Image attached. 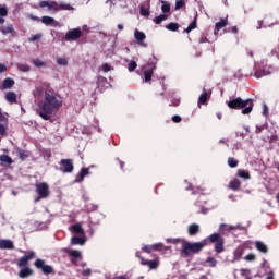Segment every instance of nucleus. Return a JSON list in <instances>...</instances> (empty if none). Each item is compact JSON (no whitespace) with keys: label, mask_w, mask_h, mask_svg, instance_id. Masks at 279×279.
<instances>
[{"label":"nucleus","mask_w":279,"mask_h":279,"mask_svg":"<svg viewBox=\"0 0 279 279\" xmlns=\"http://www.w3.org/2000/svg\"><path fill=\"white\" fill-rule=\"evenodd\" d=\"M116 279H128L125 276H118Z\"/></svg>","instance_id":"obj_64"},{"label":"nucleus","mask_w":279,"mask_h":279,"mask_svg":"<svg viewBox=\"0 0 279 279\" xmlns=\"http://www.w3.org/2000/svg\"><path fill=\"white\" fill-rule=\"evenodd\" d=\"M8 71V66L5 64L0 63V73H5Z\"/></svg>","instance_id":"obj_56"},{"label":"nucleus","mask_w":279,"mask_h":279,"mask_svg":"<svg viewBox=\"0 0 279 279\" xmlns=\"http://www.w3.org/2000/svg\"><path fill=\"white\" fill-rule=\"evenodd\" d=\"M33 64H34V66H37L38 69H40V66H45L46 65L45 61H41V60H38V59H35L33 61Z\"/></svg>","instance_id":"obj_47"},{"label":"nucleus","mask_w":279,"mask_h":279,"mask_svg":"<svg viewBox=\"0 0 279 279\" xmlns=\"http://www.w3.org/2000/svg\"><path fill=\"white\" fill-rule=\"evenodd\" d=\"M170 106H180V99L179 98H174L172 101H171V105Z\"/></svg>","instance_id":"obj_57"},{"label":"nucleus","mask_w":279,"mask_h":279,"mask_svg":"<svg viewBox=\"0 0 279 279\" xmlns=\"http://www.w3.org/2000/svg\"><path fill=\"white\" fill-rule=\"evenodd\" d=\"M172 121H173L174 123H180V121H182V118H181L180 116H174V117L172 118Z\"/></svg>","instance_id":"obj_58"},{"label":"nucleus","mask_w":279,"mask_h":279,"mask_svg":"<svg viewBox=\"0 0 279 279\" xmlns=\"http://www.w3.org/2000/svg\"><path fill=\"white\" fill-rule=\"evenodd\" d=\"M167 243H172L173 245H181L182 256H192V254H198L204 247H206V240L202 242H189L182 239H167Z\"/></svg>","instance_id":"obj_2"},{"label":"nucleus","mask_w":279,"mask_h":279,"mask_svg":"<svg viewBox=\"0 0 279 279\" xmlns=\"http://www.w3.org/2000/svg\"><path fill=\"white\" fill-rule=\"evenodd\" d=\"M89 170L88 168H83L80 173L76 175L75 182H83L84 178L88 175Z\"/></svg>","instance_id":"obj_21"},{"label":"nucleus","mask_w":279,"mask_h":279,"mask_svg":"<svg viewBox=\"0 0 279 279\" xmlns=\"http://www.w3.org/2000/svg\"><path fill=\"white\" fill-rule=\"evenodd\" d=\"M41 23L47 26L51 25V27H58L59 24L56 19L47 15L41 16Z\"/></svg>","instance_id":"obj_14"},{"label":"nucleus","mask_w":279,"mask_h":279,"mask_svg":"<svg viewBox=\"0 0 279 279\" xmlns=\"http://www.w3.org/2000/svg\"><path fill=\"white\" fill-rule=\"evenodd\" d=\"M208 93H206V89H204L198 98V104H206V101H208Z\"/></svg>","instance_id":"obj_36"},{"label":"nucleus","mask_w":279,"mask_h":279,"mask_svg":"<svg viewBox=\"0 0 279 279\" xmlns=\"http://www.w3.org/2000/svg\"><path fill=\"white\" fill-rule=\"evenodd\" d=\"M228 165H229V167L234 168L239 165V161H236V159H234L232 157H229L228 158Z\"/></svg>","instance_id":"obj_44"},{"label":"nucleus","mask_w":279,"mask_h":279,"mask_svg":"<svg viewBox=\"0 0 279 279\" xmlns=\"http://www.w3.org/2000/svg\"><path fill=\"white\" fill-rule=\"evenodd\" d=\"M0 135L8 136V118L0 116Z\"/></svg>","instance_id":"obj_11"},{"label":"nucleus","mask_w":279,"mask_h":279,"mask_svg":"<svg viewBox=\"0 0 279 279\" xmlns=\"http://www.w3.org/2000/svg\"><path fill=\"white\" fill-rule=\"evenodd\" d=\"M208 241H210V243H215V251L218 254H221V252H223V238L221 236V233H213L211 235H209Z\"/></svg>","instance_id":"obj_4"},{"label":"nucleus","mask_w":279,"mask_h":279,"mask_svg":"<svg viewBox=\"0 0 279 279\" xmlns=\"http://www.w3.org/2000/svg\"><path fill=\"white\" fill-rule=\"evenodd\" d=\"M35 95H39L40 97L44 95V101H41L37 108V114L41 117L44 121H49L53 112L62 108V98H60L58 94L47 89L46 86L37 87Z\"/></svg>","instance_id":"obj_1"},{"label":"nucleus","mask_w":279,"mask_h":279,"mask_svg":"<svg viewBox=\"0 0 279 279\" xmlns=\"http://www.w3.org/2000/svg\"><path fill=\"white\" fill-rule=\"evenodd\" d=\"M27 263H29V257L23 256L17 262V267H27Z\"/></svg>","instance_id":"obj_34"},{"label":"nucleus","mask_w":279,"mask_h":279,"mask_svg":"<svg viewBox=\"0 0 279 279\" xmlns=\"http://www.w3.org/2000/svg\"><path fill=\"white\" fill-rule=\"evenodd\" d=\"M155 69H156V66L154 65L151 69L144 71L145 82H151V76L154 75Z\"/></svg>","instance_id":"obj_25"},{"label":"nucleus","mask_w":279,"mask_h":279,"mask_svg":"<svg viewBox=\"0 0 279 279\" xmlns=\"http://www.w3.org/2000/svg\"><path fill=\"white\" fill-rule=\"evenodd\" d=\"M5 99L9 104H16V94L14 92H9L5 95Z\"/></svg>","instance_id":"obj_29"},{"label":"nucleus","mask_w":279,"mask_h":279,"mask_svg":"<svg viewBox=\"0 0 279 279\" xmlns=\"http://www.w3.org/2000/svg\"><path fill=\"white\" fill-rule=\"evenodd\" d=\"M70 256H72L73 258H82V253L77 250H72L70 251Z\"/></svg>","instance_id":"obj_43"},{"label":"nucleus","mask_w":279,"mask_h":279,"mask_svg":"<svg viewBox=\"0 0 279 279\" xmlns=\"http://www.w3.org/2000/svg\"><path fill=\"white\" fill-rule=\"evenodd\" d=\"M255 75L256 77H263V75H265V72H262V73L256 72Z\"/></svg>","instance_id":"obj_63"},{"label":"nucleus","mask_w":279,"mask_h":279,"mask_svg":"<svg viewBox=\"0 0 279 279\" xmlns=\"http://www.w3.org/2000/svg\"><path fill=\"white\" fill-rule=\"evenodd\" d=\"M134 37L137 40V45H141V47H147V44L143 43V40H145V38H147L145 33H143L138 29H135Z\"/></svg>","instance_id":"obj_13"},{"label":"nucleus","mask_w":279,"mask_h":279,"mask_svg":"<svg viewBox=\"0 0 279 279\" xmlns=\"http://www.w3.org/2000/svg\"><path fill=\"white\" fill-rule=\"evenodd\" d=\"M62 10H66V11H73L75 10V8H73L70 3H64V2H57V12H60Z\"/></svg>","instance_id":"obj_18"},{"label":"nucleus","mask_w":279,"mask_h":279,"mask_svg":"<svg viewBox=\"0 0 279 279\" xmlns=\"http://www.w3.org/2000/svg\"><path fill=\"white\" fill-rule=\"evenodd\" d=\"M245 260H256V255H255V254H248V255L245 257Z\"/></svg>","instance_id":"obj_55"},{"label":"nucleus","mask_w":279,"mask_h":279,"mask_svg":"<svg viewBox=\"0 0 279 279\" xmlns=\"http://www.w3.org/2000/svg\"><path fill=\"white\" fill-rule=\"evenodd\" d=\"M14 86V80L8 77L2 82V89L8 90Z\"/></svg>","instance_id":"obj_23"},{"label":"nucleus","mask_w":279,"mask_h":279,"mask_svg":"<svg viewBox=\"0 0 279 279\" xmlns=\"http://www.w3.org/2000/svg\"><path fill=\"white\" fill-rule=\"evenodd\" d=\"M17 71H22V73H29L32 71V66L23 63H16Z\"/></svg>","instance_id":"obj_26"},{"label":"nucleus","mask_w":279,"mask_h":279,"mask_svg":"<svg viewBox=\"0 0 279 279\" xmlns=\"http://www.w3.org/2000/svg\"><path fill=\"white\" fill-rule=\"evenodd\" d=\"M167 29H169L170 32H178V29L180 28V25H178V23H170L167 26Z\"/></svg>","instance_id":"obj_40"},{"label":"nucleus","mask_w":279,"mask_h":279,"mask_svg":"<svg viewBox=\"0 0 279 279\" xmlns=\"http://www.w3.org/2000/svg\"><path fill=\"white\" fill-rule=\"evenodd\" d=\"M136 66H138V64L136 63V61H131V62L129 63L128 71H129L130 73H132V72L136 71Z\"/></svg>","instance_id":"obj_41"},{"label":"nucleus","mask_w":279,"mask_h":279,"mask_svg":"<svg viewBox=\"0 0 279 279\" xmlns=\"http://www.w3.org/2000/svg\"><path fill=\"white\" fill-rule=\"evenodd\" d=\"M82 37V31L80 28L71 29L65 34V38L68 40H77V38Z\"/></svg>","instance_id":"obj_10"},{"label":"nucleus","mask_w":279,"mask_h":279,"mask_svg":"<svg viewBox=\"0 0 279 279\" xmlns=\"http://www.w3.org/2000/svg\"><path fill=\"white\" fill-rule=\"evenodd\" d=\"M36 193L39 197L35 198V203H38L39 199H47L49 197V184L41 182L36 185Z\"/></svg>","instance_id":"obj_5"},{"label":"nucleus","mask_w":279,"mask_h":279,"mask_svg":"<svg viewBox=\"0 0 279 279\" xmlns=\"http://www.w3.org/2000/svg\"><path fill=\"white\" fill-rule=\"evenodd\" d=\"M135 256H136L137 258H141V264H142V265H145V266L148 267L149 269H156L157 267H160V260H158V259L147 260V259L141 257V253H140V252H137V253L135 254Z\"/></svg>","instance_id":"obj_7"},{"label":"nucleus","mask_w":279,"mask_h":279,"mask_svg":"<svg viewBox=\"0 0 279 279\" xmlns=\"http://www.w3.org/2000/svg\"><path fill=\"white\" fill-rule=\"evenodd\" d=\"M140 14L142 16H149V10L145 9V7H142L141 10H140Z\"/></svg>","instance_id":"obj_52"},{"label":"nucleus","mask_w":279,"mask_h":279,"mask_svg":"<svg viewBox=\"0 0 279 279\" xmlns=\"http://www.w3.org/2000/svg\"><path fill=\"white\" fill-rule=\"evenodd\" d=\"M0 162H4L5 165H12L13 160L8 155H1L0 156Z\"/></svg>","instance_id":"obj_38"},{"label":"nucleus","mask_w":279,"mask_h":279,"mask_svg":"<svg viewBox=\"0 0 279 279\" xmlns=\"http://www.w3.org/2000/svg\"><path fill=\"white\" fill-rule=\"evenodd\" d=\"M231 32H232L233 34H238V33H239V29L236 28V26H233V27L231 28Z\"/></svg>","instance_id":"obj_61"},{"label":"nucleus","mask_w":279,"mask_h":279,"mask_svg":"<svg viewBox=\"0 0 279 279\" xmlns=\"http://www.w3.org/2000/svg\"><path fill=\"white\" fill-rule=\"evenodd\" d=\"M57 64H59V66H69V60L59 57L57 58Z\"/></svg>","instance_id":"obj_39"},{"label":"nucleus","mask_w":279,"mask_h":279,"mask_svg":"<svg viewBox=\"0 0 279 279\" xmlns=\"http://www.w3.org/2000/svg\"><path fill=\"white\" fill-rule=\"evenodd\" d=\"M71 230L74 232V234H81V236H85L84 229L80 223L72 226Z\"/></svg>","instance_id":"obj_24"},{"label":"nucleus","mask_w":279,"mask_h":279,"mask_svg":"<svg viewBox=\"0 0 279 279\" xmlns=\"http://www.w3.org/2000/svg\"><path fill=\"white\" fill-rule=\"evenodd\" d=\"M154 252H162V250H170L169 246H165L162 243L153 244Z\"/></svg>","instance_id":"obj_33"},{"label":"nucleus","mask_w":279,"mask_h":279,"mask_svg":"<svg viewBox=\"0 0 279 279\" xmlns=\"http://www.w3.org/2000/svg\"><path fill=\"white\" fill-rule=\"evenodd\" d=\"M228 25V17L221 19L220 22L216 23V32H220V29H223Z\"/></svg>","instance_id":"obj_30"},{"label":"nucleus","mask_w":279,"mask_h":279,"mask_svg":"<svg viewBox=\"0 0 279 279\" xmlns=\"http://www.w3.org/2000/svg\"><path fill=\"white\" fill-rule=\"evenodd\" d=\"M0 32L3 34V36H8V34H11V36L16 35V32L14 31V26H12V24H9L8 26H2L0 28Z\"/></svg>","instance_id":"obj_15"},{"label":"nucleus","mask_w":279,"mask_h":279,"mask_svg":"<svg viewBox=\"0 0 279 279\" xmlns=\"http://www.w3.org/2000/svg\"><path fill=\"white\" fill-rule=\"evenodd\" d=\"M240 271H241V276H244V278L252 279L250 278V274H251L250 269H241Z\"/></svg>","instance_id":"obj_51"},{"label":"nucleus","mask_w":279,"mask_h":279,"mask_svg":"<svg viewBox=\"0 0 279 279\" xmlns=\"http://www.w3.org/2000/svg\"><path fill=\"white\" fill-rule=\"evenodd\" d=\"M266 279H274V272L270 271L268 275H267V278Z\"/></svg>","instance_id":"obj_62"},{"label":"nucleus","mask_w":279,"mask_h":279,"mask_svg":"<svg viewBox=\"0 0 279 279\" xmlns=\"http://www.w3.org/2000/svg\"><path fill=\"white\" fill-rule=\"evenodd\" d=\"M92 270L90 268L83 270V276H90Z\"/></svg>","instance_id":"obj_60"},{"label":"nucleus","mask_w":279,"mask_h":279,"mask_svg":"<svg viewBox=\"0 0 279 279\" xmlns=\"http://www.w3.org/2000/svg\"><path fill=\"white\" fill-rule=\"evenodd\" d=\"M228 106L230 108H233L234 110H242V114H250V112H252L253 108H254V102L252 101V99H246L243 100L241 98H235L233 100H230L228 102Z\"/></svg>","instance_id":"obj_3"},{"label":"nucleus","mask_w":279,"mask_h":279,"mask_svg":"<svg viewBox=\"0 0 279 279\" xmlns=\"http://www.w3.org/2000/svg\"><path fill=\"white\" fill-rule=\"evenodd\" d=\"M229 187L232 191H239V189H241V181H239L238 179H234L233 181L230 182Z\"/></svg>","instance_id":"obj_32"},{"label":"nucleus","mask_w":279,"mask_h":279,"mask_svg":"<svg viewBox=\"0 0 279 279\" xmlns=\"http://www.w3.org/2000/svg\"><path fill=\"white\" fill-rule=\"evenodd\" d=\"M187 232L190 234V236H195V234H197V232H199V225L197 223H192L187 227Z\"/></svg>","instance_id":"obj_19"},{"label":"nucleus","mask_w":279,"mask_h":279,"mask_svg":"<svg viewBox=\"0 0 279 279\" xmlns=\"http://www.w3.org/2000/svg\"><path fill=\"white\" fill-rule=\"evenodd\" d=\"M4 16H8V8L5 7H0V25H3L5 23Z\"/></svg>","instance_id":"obj_31"},{"label":"nucleus","mask_w":279,"mask_h":279,"mask_svg":"<svg viewBox=\"0 0 279 279\" xmlns=\"http://www.w3.org/2000/svg\"><path fill=\"white\" fill-rule=\"evenodd\" d=\"M60 165H61V171H63V173H71V172H73V160H71V159H62Z\"/></svg>","instance_id":"obj_9"},{"label":"nucleus","mask_w":279,"mask_h":279,"mask_svg":"<svg viewBox=\"0 0 279 279\" xmlns=\"http://www.w3.org/2000/svg\"><path fill=\"white\" fill-rule=\"evenodd\" d=\"M34 271L29 267H24L22 270H20V278H29Z\"/></svg>","instance_id":"obj_22"},{"label":"nucleus","mask_w":279,"mask_h":279,"mask_svg":"<svg viewBox=\"0 0 279 279\" xmlns=\"http://www.w3.org/2000/svg\"><path fill=\"white\" fill-rule=\"evenodd\" d=\"M162 21H167V15L161 14V15L155 17L156 25H160V23H162Z\"/></svg>","instance_id":"obj_42"},{"label":"nucleus","mask_w":279,"mask_h":279,"mask_svg":"<svg viewBox=\"0 0 279 279\" xmlns=\"http://www.w3.org/2000/svg\"><path fill=\"white\" fill-rule=\"evenodd\" d=\"M86 243V238L82 235L81 238L78 236H73L71 239V244L72 245H84Z\"/></svg>","instance_id":"obj_20"},{"label":"nucleus","mask_w":279,"mask_h":279,"mask_svg":"<svg viewBox=\"0 0 279 279\" xmlns=\"http://www.w3.org/2000/svg\"><path fill=\"white\" fill-rule=\"evenodd\" d=\"M39 8H41L43 10H45V8H46L47 12H57L58 2L43 0L39 2Z\"/></svg>","instance_id":"obj_8"},{"label":"nucleus","mask_w":279,"mask_h":279,"mask_svg":"<svg viewBox=\"0 0 279 279\" xmlns=\"http://www.w3.org/2000/svg\"><path fill=\"white\" fill-rule=\"evenodd\" d=\"M232 230H243V227H241L240 225L232 226L226 223H221L219 227L220 232H232Z\"/></svg>","instance_id":"obj_12"},{"label":"nucleus","mask_w":279,"mask_h":279,"mask_svg":"<svg viewBox=\"0 0 279 279\" xmlns=\"http://www.w3.org/2000/svg\"><path fill=\"white\" fill-rule=\"evenodd\" d=\"M102 71L105 73H108V72L112 71V68L110 66V64L105 63V64H102Z\"/></svg>","instance_id":"obj_53"},{"label":"nucleus","mask_w":279,"mask_h":279,"mask_svg":"<svg viewBox=\"0 0 279 279\" xmlns=\"http://www.w3.org/2000/svg\"><path fill=\"white\" fill-rule=\"evenodd\" d=\"M143 252H146V254H151V252H154V244L151 245H144L142 247Z\"/></svg>","instance_id":"obj_45"},{"label":"nucleus","mask_w":279,"mask_h":279,"mask_svg":"<svg viewBox=\"0 0 279 279\" xmlns=\"http://www.w3.org/2000/svg\"><path fill=\"white\" fill-rule=\"evenodd\" d=\"M36 256V253H34L33 251L28 253V255H26V258H28V260H32V258H34Z\"/></svg>","instance_id":"obj_59"},{"label":"nucleus","mask_w":279,"mask_h":279,"mask_svg":"<svg viewBox=\"0 0 279 279\" xmlns=\"http://www.w3.org/2000/svg\"><path fill=\"white\" fill-rule=\"evenodd\" d=\"M0 250H14L12 240H0Z\"/></svg>","instance_id":"obj_16"},{"label":"nucleus","mask_w":279,"mask_h":279,"mask_svg":"<svg viewBox=\"0 0 279 279\" xmlns=\"http://www.w3.org/2000/svg\"><path fill=\"white\" fill-rule=\"evenodd\" d=\"M40 38H43V35L36 34V35H33L28 40L29 43H36V40H40Z\"/></svg>","instance_id":"obj_50"},{"label":"nucleus","mask_w":279,"mask_h":279,"mask_svg":"<svg viewBox=\"0 0 279 279\" xmlns=\"http://www.w3.org/2000/svg\"><path fill=\"white\" fill-rule=\"evenodd\" d=\"M241 256H243V248L238 247L233 253V260L232 263H236V260H241Z\"/></svg>","instance_id":"obj_28"},{"label":"nucleus","mask_w":279,"mask_h":279,"mask_svg":"<svg viewBox=\"0 0 279 279\" xmlns=\"http://www.w3.org/2000/svg\"><path fill=\"white\" fill-rule=\"evenodd\" d=\"M34 265L37 269H41L43 274L46 276H49V274H56L53 266L45 264V260L43 259H36Z\"/></svg>","instance_id":"obj_6"},{"label":"nucleus","mask_w":279,"mask_h":279,"mask_svg":"<svg viewBox=\"0 0 279 279\" xmlns=\"http://www.w3.org/2000/svg\"><path fill=\"white\" fill-rule=\"evenodd\" d=\"M184 5H186V2H184V0H177L175 10H182V8H184Z\"/></svg>","instance_id":"obj_46"},{"label":"nucleus","mask_w":279,"mask_h":279,"mask_svg":"<svg viewBox=\"0 0 279 279\" xmlns=\"http://www.w3.org/2000/svg\"><path fill=\"white\" fill-rule=\"evenodd\" d=\"M161 3V11L163 12V14H167V12L171 11V4H169V2L162 0Z\"/></svg>","instance_id":"obj_35"},{"label":"nucleus","mask_w":279,"mask_h":279,"mask_svg":"<svg viewBox=\"0 0 279 279\" xmlns=\"http://www.w3.org/2000/svg\"><path fill=\"white\" fill-rule=\"evenodd\" d=\"M25 158H27V153H25V151H20V153H19V159H20V160H25Z\"/></svg>","instance_id":"obj_54"},{"label":"nucleus","mask_w":279,"mask_h":279,"mask_svg":"<svg viewBox=\"0 0 279 279\" xmlns=\"http://www.w3.org/2000/svg\"><path fill=\"white\" fill-rule=\"evenodd\" d=\"M238 175L239 178H243V180H250V171L247 170H239Z\"/></svg>","instance_id":"obj_37"},{"label":"nucleus","mask_w":279,"mask_h":279,"mask_svg":"<svg viewBox=\"0 0 279 279\" xmlns=\"http://www.w3.org/2000/svg\"><path fill=\"white\" fill-rule=\"evenodd\" d=\"M97 85H98V88H102V90L106 88H110V83H108V78L104 76H98Z\"/></svg>","instance_id":"obj_17"},{"label":"nucleus","mask_w":279,"mask_h":279,"mask_svg":"<svg viewBox=\"0 0 279 279\" xmlns=\"http://www.w3.org/2000/svg\"><path fill=\"white\" fill-rule=\"evenodd\" d=\"M207 263L209 267H217V259H215V257H208Z\"/></svg>","instance_id":"obj_48"},{"label":"nucleus","mask_w":279,"mask_h":279,"mask_svg":"<svg viewBox=\"0 0 279 279\" xmlns=\"http://www.w3.org/2000/svg\"><path fill=\"white\" fill-rule=\"evenodd\" d=\"M195 27H197V22H192L187 28H186V33L190 34V32H193V29H195Z\"/></svg>","instance_id":"obj_49"},{"label":"nucleus","mask_w":279,"mask_h":279,"mask_svg":"<svg viewBox=\"0 0 279 279\" xmlns=\"http://www.w3.org/2000/svg\"><path fill=\"white\" fill-rule=\"evenodd\" d=\"M255 247L258 250V252H262L263 254H267V246L265 243L257 241L255 242Z\"/></svg>","instance_id":"obj_27"}]
</instances>
